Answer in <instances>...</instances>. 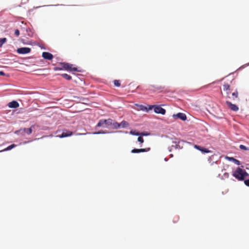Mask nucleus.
<instances>
[{
  "label": "nucleus",
  "mask_w": 249,
  "mask_h": 249,
  "mask_svg": "<svg viewBox=\"0 0 249 249\" xmlns=\"http://www.w3.org/2000/svg\"><path fill=\"white\" fill-rule=\"evenodd\" d=\"M232 96L233 100L238 99V92L237 90H235V91L232 93Z\"/></svg>",
  "instance_id": "19"
},
{
  "label": "nucleus",
  "mask_w": 249,
  "mask_h": 249,
  "mask_svg": "<svg viewBox=\"0 0 249 249\" xmlns=\"http://www.w3.org/2000/svg\"><path fill=\"white\" fill-rule=\"evenodd\" d=\"M111 125L113 126V127L114 129H118L120 127V124L118 123L117 122H114L113 121Z\"/></svg>",
  "instance_id": "17"
},
{
  "label": "nucleus",
  "mask_w": 249,
  "mask_h": 249,
  "mask_svg": "<svg viewBox=\"0 0 249 249\" xmlns=\"http://www.w3.org/2000/svg\"><path fill=\"white\" fill-rule=\"evenodd\" d=\"M42 57L47 60H52L53 58V55L49 52H43L42 54Z\"/></svg>",
  "instance_id": "12"
},
{
  "label": "nucleus",
  "mask_w": 249,
  "mask_h": 249,
  "mask_svg": "<svg viewBox=\"0 0 249 249\" xmlns=\"http://www.w3.org/2000/svg\"><path fill=\"white\" fill-rule=\"evenodd\" d=\"M5 73L3 71H0V75L1 76H4L5 75Z\"/></svg>",
  "instance_id": "32"
},
{
  "label": "nucleus",
  "mask_w": 249,
  "mask_h": 249,
  "mask_svg": "<svg viewBox=\"0 0 249 249\" xmlns=\"http://www.w3.org/2000/svg\"><path fill=\"white\" fill-rule=\"evenodd\" d=\"M130 134L136 136H138L140 135V134L139 132H135L133 130L130 131Z\"/></svg>",
  "instance_id": "25"
},
{
  "label": "nucleus",
  "mask_w": 249,
  "mask_h": 249,
  "mask_svg": "<svg viewBox=\"0 0 249 249\" xmlns=\"http://www.w3.org/2000/svg\"><path fill=\"white\" fill-rule=\"evenodd\" d=\"M114 84L116 87H120L121 86V83L119 80H115L114 81Z\"/></svg>",
  "instance_id": "23"
},
{
  "label": "nucleus",
  "mask_w": 249,
  "mask_h": 249,
  "mask_svg": "<svg viewBox=\"0 0 249 249\" xmlns=\"http://www.w3.org/2000/svg\"><path fill=\"white\" fill-rule=\"evenodd\" d=\"M141 135H142V136H144V135H146L147 134H144L143 133H142Z\"/></svg>",
  "instance_id": "33"
},
{
  "label": "nucleus",
  "mask_w": 249,
  "mask_h": 249,
  "mask_svg": "<svg viewBox=\"0 0 249 249\" xmlns=\"http://www.w3.org/2000/svg\"><path fill=\"white\" fill-rule=\"evenodd\" d=\"M61 76L66 80H70L71 79V77L66 73L62 74Z\"/></svg>",
  "instance_id": "20"
},
{
  "label": "nucleus",
  "mask_w": 249,
  "mask_h": 249,
  "mask_svg": "<svg viewBox=\"0 0 249 249\" xmlns=\"http://www.w3.org/2000/svg\"><path fill=\"white\" fill-rule=\"evenodd\" d=\"M63 69V67L62 68H59V67H55L54 68V70H55V71H57V70H61Z\"/></svg>",
  "instance_id": "29"
},
{
  "label": "nucleus",
  "mask_w": 249,
  "mask_h": 249,
  "mask_svg": "<svg viewBox=\"0 0 249 249\" xmlns=\"http://www.w3.org/2000/svg\"><path fill=\"white\" fill-rule=\"evenodd\" d=\"M120 127L125 128L129 126V123L125 121H123L120 124Z\"/></svg>",
  "instance_id": "15"
},
{
  "label": "nucleus",
  "mask_w": 249,
  "mask_h": 249,
  "mask_svg": "<svg viewBox=\"0 0 249 249\" xmlns=\"http://www.w3.org/2000/svg\"><path fill=\"white\" fill-rule=\"evenodd\" d=\"M140 109L142 111H148L150 109H149V107L147 108V107L143 106L142 105L140 106Z\"/></svg>",
  "instance_id": "21"
},
{
  "label": "nucleus",
  "mask_w": 249,
  "mask_h": 249,
  "mask_svg": "<svg viewBox=\"0 0 249 249\" xmlns=\"http://www.w3.org/2000/svg\"><path fill=\"white\" fill-rule=\"evenodd\" d=\"M10 108H17L19 107V104L16 101H13L8 104Z\"/></svg>",
  "instance_id": "13"
},
{
  "label": "nucleus",
  "mask_w": 249,
  "mask_h": 249,
  "mask_svg": "<svg viewBox=\"0 0 249 249\" xmlns=\"http://www.w3.org/2000/svg\"><path fill=\"white\" fill-rule=\"evenodd\" d=\"M239 147L242 150H249V148L247 147L246 146H245V145H242V144L240 145Z\"/></svg>",
  "instance_id": "24"
},
{
  "label": "nucleus",
  "mask_w": 249,
  "mask_h": 249,
  "mask_svg": "<svg viewBox=\"0 0 249 249\" xmlns=\"http://www.w3.org/2000/svg\"><path fill=\"white\" fill-rule=\"evenodd\" d=\"M138 141L141 143H143L144 142V140L142 137H139L138 138Z\"/></svg>",
  "instance_id": "26"
},
{
  "label": "nucleus",
  "mask_w": 249,
  "mask_h": 249,
  "mask_svg": "<svg viewBox=\"0 0 249 249\" xmlns=\"http://www.w3.org/2000/svg\"><path fill=\"white\" fill-rule=\"evenodd\" d=\"M150 150V148H141V149H133L131 150L132 153H138L140 152H148Z\"/></svg>",
  "instance_id": "10"
},
{
  "label": "nucleus",
  "mask_w": 249,
  "mask_h": 249,
  "mask_svg": "<svg viewBox=\"0 0 249 249\" xmlns=\"http://www.w3.org/2000/svg\"><path fill=\"white\" fill-rule=\"evenodd\" d=\"M175 143H178V142H175Z\"/></svg>",
  "instance_id": "34"
},
{
  "label": "nucleus",
  "mask_w": 249,
  "mask_h": 249,
  "mask_svg": "<svg viewBox=\"0 0 249 249\" xmlns=\"http://www.w3.org/2000/svg\"><path fill=\"white\" fill-rule=\"evenodd\" d=\"M164 89V87H157L156 88V90H160V89Z\"/></svg>",
  "instance_id": "30"
},
{
  "label": "nucleus",
  "mask_w": 249,
  "mask_h": 249,
  "mask_svg": "<svg viewBox=\"0 0 249 249\" xmlns=\"http://www.w3.org/2000/svg\"><path fill=\"white\" fill-rule=\"evenodd\" d=\"M149 109H152L154 108V111L156 113L161 114L164 115L166 113V110L165 109L163 108L159 105H148Z\"/></svg>",
  "instance_id": "2"
},
{
  "label": "nucleus",
  "mask_w": 249,
  "mask_h": 249,
  "mask_svg": "<svg viewBox=\"0 0 249 249\" xmlns=\"http://www.w3.org/2000/svg\"><path fill=\"white\" fill-rule=\"evenodd\" d=\"M63 69L66 71H77V68L75 67H73V65L67 63H61L60 64Z\"/></svg>",
  "instance_id": "4"
},
{
  "label": "nucleus",
  "mask_w": 249,
  "mask_h": 249,
  "mask_svg": "<svg viewBox=\"0 0 249 249\" xmlns=\"http://www.w3.org/2000/svg\"><path fill=\"white\" fill-rule=\"evenodd\" d=\"M223 90L226 91L227 97L230 98L229 95L231 94L230 86L228 83H225L223 85Z\"/></svg>",
  "instance_id": "11"
},
{
  "label": "nucleus",
  "mask_w": 249,
  "mask_h": 249,
  "mask_svg": "<svg viewBox=\"0 0 249 249\" xmlns=\"http://www.w3.org/2000/svg\"><path fill=\"white\" fill-rule=\"evenodd\" d=\"M6 41V38H0V47Z\"/></svg>",
  "instance_id": "22"
},
{
  "label": "nucleus",
  "mask_w": 249,
  "mask_h": 249,
  "mask_svg": "<svg viewBox=\"0 0 249 249\" xmlns=\"http://www.w3.org/2000/svg\"><path fill=\"white\" fill-rule=\"evenodd\" d=\"M72 132L65 129L63 131L61 134L58 135L57 136L59 138H64L71 136L72 135Z\"/></svg>",
  "instance_id": "6"
},
{
  "label": "nucleus",
  "mask_w": 249,
  "mask_h": 249,
  "mask_svg": "<svg viewBox=\"0 0 249 249\" xmlns=\"http://www.w3.org/2000/svg\"><path fill=\"white\" fill-rule=\"evenodd\" d=\"M105 133L103 131H99V132H95L94 133V134H104Z\"/></svg>",
  "instance_id": "31"
},
{
  "label": "nucleus",
  "mask_w": 249,
  "mask_h": 249,
  "mask_svg": "<svg viewBox=\"0 0 249 249\" xmlns=\"http://www.w3.org/2000/svg\"><path fill=\"white\" fill-rule=\"evenodd\" d=\"M15 35L18 36L19 35V31L18 29H17L15 31Z\"/></svg>",
  "instance_id": "27"
},
{
  "label": "nucleus",
  "mask_w": 249,
  "mask_h": 249,
  "mask_svg": "<svg viewBox=\"0 0 249 249\" xmlns=\"http://www.w3.org/2000/svg\"><path fill=\"white\" fill-rule=\"evenodd\" d=\"M31 51V48L28 47H22L18 48L17 52L19 54H27L30 53Z\"/></svg>",
  "instance_id": "5"
},
{
  "label": "nucleus",
  "mask_w": 249,
  "mask_h": 249,
  "mask_svg": "<svg viewBox=\"0 0 249 249\" xmlns=\"http://www.w3.org/2000/svg\"><path fill=\"white\" fill-rule=\"evenodd\" d=\"M244 183L247 186L249 187V179L244 180Z\"/></svg>",
  "instance_id": "28"
},
{
  "label": "nucleus",
  "mask_w": 249,
  "mask_h": 249,
  "mask_svg": "<svg viewBox=\"0 0 249 249\" xmlns=\"http://www.w3.org/2000/svg\"><path fill=\"white\" fill-rule=\"evenodd\" d=\"M33 127H34L33 125H32L30 128H24L23 129H20V131H22L24 132V133H26L27 134L30 135L32 132V128Z\"/></svg>",
  "instance_id": "14"
},
{
  "label": "nucleus",
  "mask_w": 249,
  "mask_h": 249,
  "mask_svg": "<svg viewBox=\"0 0 249 249\" xmlns=\"http://www.w3.org/2000/svg\"><path fill=\"white\" fill-rule=\"evenodd\" d=\"M113 120L111 119H108L107 120H100L96 126L100 127V126H105L108 127L109 126H111L112 124Z\"/></svg>",
  "instance_id": "3"
},
{
  "label": "nucleus",
  "mask_w": 249,
  "mask_h": 249,
  "mask_svg": "<svg viewBox=\"0 0 249 249\" xmlns=\"http://www.w3.org/2000/svg\"><path fill=\"white\" fill-rule=\"evenodd\" d=\"M226 104L228 107L232 111H237L239 110V107L236 105L233 104L229 101H226Z\"/></svg>",
  "instance_id": "7"
},
{
  "label": "nucleus",
  "mask_w": 249,
  "mask_h": 249,
  "mask_svg": "<svg viewBox=\"0 0 249 249\" xmlns=\"http://www.w3.org/2000/svg\"><path fill=\"white\" fill-rule=\"evenodd\" d=\"M16 146H17V145H16L15 144H12L10 145V146H8L7 147H6V148L4 149L3 150H0V152H2V151H6L10 150L12 149V148L16 147Z\"/></svg>",
  "instance_id": "16"
},
{
  "label": "nucleus",
  "mask_w": 249,
  "mask_h": 249,
  "mask_svg": "<svg viewBox=\"0 0 249 249\" xmlns=\"http://www.w3.org/2000/svg\"><path fill=\"white\" fill-rule=\"evenodd\" d=\"M230 160L233 161L234 163L239 165L240 164V161L234 158L231 157L229 158Z\"/></svg>",
  "instance_id": "18"
},
{
  "label": "nucleus",
  "mask_w": 249,
  "mask_h": 249,
  "mask_svg": "<svg viewBox=\"0 0 249 249\" xmlns=\"http://www.w3.org/2000/svg\"><path fill=\"white\" fill-rule=\"evenodd\" d=\"M173 117L174 119H176L177 118H179L182 121H185L187 119V117L186 115L183 113H178L176 114H174Z\"/></svg>",
  "instance_id": "8"
},
{
  "label": "nucleus",
  "mask_w": 249,
  "mask_h": 249,
  "mask_svg": "<svg viewBox=\"0 0 249 249\" xmlns=\"http://www.w3.org/2000/svg\"><path fill=\"white\" fill-rule=\"evenodd\" d=\"M232 176L238 180H243L245 178L249 176L248 173L240 167H238L232 173Z\"/></svg>",
  "instance_id": "1"
},
{
  "label": "nucleus",
  "mask_w": 249,
  "mask_h": 249,
  "mask_svg": "<svg viewBox=\"0 0 249 249\" xmlns=\"http://www.w3.org/2000/svg\"><path fill=\"white\" fill-rule=\"evenodd\" d=\"M194 147L196 149L201 151L202 153H210L211 152L210 150H208V149H207L206 148L201 147L199 145H197L196 144L194 145Z\"/></svg>",
  "instance_id": "9"
}]
</instances>
